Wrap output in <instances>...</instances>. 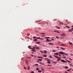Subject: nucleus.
Returning a JSON list of instances; mask_svg holds the SVG:
<instances>
[{"mask_svg":"<svg viewBox=\"0 0 73 73\" xmlns=\"http://www.w3.org/2000/svg\"><path fill=\"white\" fill-rule=\"evenodd\" d=\"M61 62H64V63H66L67 62L66 61H65V60H61Z\"/></svg>","mask_w":73,"mask_h":73,"instance_id":"obj_1","label":"nucleus"},{"mask_svg":"<svg viewBox=\"0 0 73 73\" xmlns=\"http://www.w3.org/2000/svg\"><path fill=\"white\" fill-rule=\"evenodd\" d=\"M59 54H64V52H62V51H60L59 52Z\"/></svg>","mask_w":73,"mask_h":73,"instance_id":"obj_2","label":"nucleus"},{"mask_svg":"<svg viewBox=\"0 0 73 73\" xmlns=\"http://www.w3.org/2000/svg\"><path fill=\"white\" fill-rule=\"evenodd\" d=\"M51 40L47 39L46 40V42H50V41H51Z\"/></svg>","mask_w":73,"mask_h":73,"instance_id":"obj_3","label":"nucleus"},{"mask_svg":"<svg viewBox=\"0 0 73 73\" xmlns=\"http://www.w3.org/2000/svg\"><path fill=\"white\" fill-rule=\"evenodd\" d=\"M61 36H62V37H64V36H65V34L64 33H63L61 35Z\"/></svg>","mask_w":73,"mask_h":73,"instance_id":"obj_4","label":"nucleus"},{"mask_svg":"<svg viewBox=\"0 0 73 73\" xmlns=\"http://www.w3.org/2000/svg\"><path fill=\"white\" fill-rule=\"evenodd\" d=\"M54 32H55L56 33H60V32L58 31H54Z\"/></svg>","mask_w":73,"mask_h":73,"instance_id":"obj_5","label":"nucleus"},{"mask_svg":"<svg viewBox=\"0 0 73 73\" xmlns=\"http://www.w3.org/2000/svg\"><path fill=\"white\" fill-rule=\"evenodd\" d=\"M60 60H61V58L59 57V58H58L57 61H60Z\"/></svg>","mask_w":73,"mask_h":73,"instance_id":"obj_6","label":"nucleus"},{"mask_svg":"<svg viewBox=\"0 0 73 73\" xmlns=\"http://www.w3.org/2000/svg\"><path fill=\"white\" fill-rule=\"evenodd\" d=\"M32 51H33V52H36V50L33 49V48H32Z\"/></svg>","mask_w":73,"mask_h":73,"instance_id":"obj_7","label":"nucleus"},{"mask_svg":"<svg viewBox=\"0 0 73 73\" xmlns=\"http://www.w3.org/2000/svg\"><path fill=\"white\" fill-rule=\"evenodd\" d=\"M70 32L73 31V30L72 29H69L68 30Z\"/></svg>","mask_w":73,"mask_h":73,"instance_id":"obj_8","label":"nucleus"},{"mask_svg":"<svg viewBox=\"0 0 73 73\" xmlns=\"http://www.w3.org/2000/svg\"><path fill=\"white\" fill-rule=\"evenodd\" d=\"M56 28H57L58 29H60V27L57 26H56Z\"/></svg>","mask_w":73,"mask_h":73,"instance_id":"obj_9","label":"nucleus"},{"mask_svg":"<svg viewBox=\"0 0 73 73\" xmlns=\"http://www.w3.org/2000/svg\"><path fill=\"white\" fill-rule=\"evenodd\" d=\"M38 58H41L42 59V57H41V56H38Z\"/></svg>","mask_w":73,"mask_h":73,"instance_id":"obj_10","label":"nucleus"},{"mask_svg":"<svg viewBox=\"0 0 73 73\" xmlns=\"http://www.w3.org/2000/svg\"><path fill=\"white\" fill-rule=\"evenodd\" d=\"M55 54H56V56H58L59 55L58 54L57 52L56 53H54Z\"/></svg>","mask_w":73,"mask_h":73,"instance_id":"obj_11","label":"nucleus"},{"mask_svg":"<svg viewBox=\"0 0 73 73\" xmlns=\"http://www.w3.org/2000/svg\"><path fill=\"white\" fill-rule=\"evenodd\" d=\"M49 45H53V44L52 43H49Z\"/></svg>","mask_w":73,"mask_h":73,"instance_id":"obj_12","label":"nucleus"},{"mask_svg":"<svg viewBox=\"0 0 73 73\" xmlns=\"http://www.w3.org/2000/svg\"><path fill=\"white\" fill-rule=\"evenodd\" d=\"M36 49H37V50H40V48H39V47H36Z\"/></svg>","mask_w":73,"mask_h":73,"instance_id":"obj_13","label":"nucleus"},{"mask_svg":"<svg viewBox=\"0 0 73 73\" xmlns=\"http://www.w3.org/2000/svg\"><path fill=\"white\" fill-rule=\"evenodd\" d=\"M36 44H40V42H36Z\"/></svg>","mask_w":73,"mask_h":73,"instance_id":"obj_14","label":"nucleus"},{"mask_svg":"<svg viewBox=\"0 0 73 73\" xmlns=\"http://www.w3.org/2000/svg\"><path fill=\"white\" fill-rule=\"evenodd\" d=\"M60 48H61V49H62V50H65V49L63 47H60Z\"/></svg>","mask_w":73,"mask_h":73,"instance_id":"obj_15","label":"nucleus"},{"mask_svg":"<svg viewBox=\"0 0 73 73\" xmlns=\"http://www.w3.org/2000/svg\"><path fill=\"white\" fill-rule=\"evenodd\" d=\"M54 56L55 57H56V58H59L58 56H55V55H54Z\"/></svg>","mask_w":73,"mask_h":73,"instance_id":"obj_16","label":"nucleus"},{"mask_svg":"<svg viewBox=\"0 0 73 73\" xmlns=\"http://www.w3.org/2000/svg\"><path fill=\"white\" fill-rule=\"evenodd\" d=\"M43 57H47V56L46 55H44L43 56Z\"/></svg>","mask_w":73,"mask_h":73,"instance_id":"obj_17","label":"nucleus"},{"mask_svg":"<svg viewBox=\"0 0 73 73\" xmlns=\"http://www.w3.org/2000/svg\"><path fill=\"white\" fill-rule=\"evenodd\" d=\"M60 24H61V25H63L64 23H63L61 22H60Z\"/></svg>","mask_w":73,"mask_h":73,"instance_id":"obj_18","label":"nucleus"},{"mask_svg":"<svg viewBox=\"0 0 73 73\" xmlns=\"http://www.w3.org/2000/svg\"><path fill=\"white\" fill-rule=\"evenodd\" d=\"M44 52L45 53H47V51L45 50L44 51Z\"/></svg>","mask_w":73,"mask_h":73,"instance_id":"obj_19","label":"nucleus"},{"mask_svg":"<svg viewBox=\"0 0 73 73\" xmlns=\"http://www.w3.org/2000/svg\"><path fill=\"white\" fill-rule=\"evenodd\" d=\"M61 45L62 46H65V45L64 44H61Z\"/></svg>","mask_w":73,"mask_h":73,"instance_id":"obj_20","label":"nucleus"},{"mask_svg":"<svg viewBox=\"0 0 73 73\" xmlns=\"http://www.w3.org/2000/svg\"><path fill=\"white\" fill-rule=\"evenodd\" d=\"M34 41H37V39H34Z\"/></svg>","mask_w":73,"mask_h":73,"instance_id":"obj_21","label":"nucleus"},{"mask_svg":"<svg viewBox=\"0 0 73 73\" xmlns=\"http://www.w3.org/2000/svg\"><path fill=\"white\" fill-rule=\"evenodd\" d=\"M40 64H41V65H45V64L42 63H41V62L40 63Z\"/></svg>","mask_w":73,"mask_h":73,"instance_id":"obj_22","label":"nucleus"},{"mask_svg":"<svg viewBox=\"0 0 73 73\" xmlns=\"http://www.w3.org/2000/svg\"><path fill=\"white\" fill-rule=\"evenodd\" d=\"M26 62L27 64H28V61L27 60H26Z\"/></svg>","mask_w":73,"mask_h":73,"instance_id":"obj_23","label":"nucleus"},{"mask_svg":"<svg viewBox=\"0 0 73 73\" xmlns=\"http://www.w3.org/2000/svg\"><path fill=\"white\" fill-rule=\"evenodd\" d=\"M38 60H39L40 61H42V60L40 59H38Z\"/></svg>","mask_w":73,"mask_h":73,"instance_id":"obj_24","label":"nucleus"},{"mask_svg":"<svg viewBox=\"0 0 73 73\" xmlns=\"http://www.w3.org/2000/svg\"><path fill=\"white\" fill-rule=\"evenodd\" d=\"M38 72H39V73H41V72L42 71L41 70H39L38 71Z\"/></svg>","mask_w":73,"mask_h":73,"instance_id":"obj_25","label":"nucleus"},{"mask_svg":"<svg viewBox=\"0 0 73 73\" xmlns=\"http://www.w3.org/2000/svg\"><path fill=\"white\" fill-rule=\"evenodd\" d=\"M36 38H37V39H40L41 38L40 37H38V38H37V37H36Z\"/></svg>","mask_w":73,"mask_h":73,"instance_id":"obj_26","label":"nucleus"},{"mask_svg":"<svg viewBox=\"0 0 73 73\" xmlns=\"http://www.w3.org/2000/svg\"><path fill=\"white\" fill-rule=\"evenodd\" d=\"M66 27L68 28H70V27H69L68 26H66Z\"/></svg>","mask_w":73,"mask_h":73,"instance_id":"obj_27","label":"nucleus"},{"mask_svg":"<svg viewBox=\"0 0 73 73\" xmlns=\"http://www.w3.org/2000/svg\"><path fill=\"white\" fill-rule=\"evenodd\" d=\"M69 43L70 44V45H72V44H72V43L70 42H69Z\"/></svg>","mask_w":73,"mask_h":73,"instance_id":"obj_28","label":"nucleus"},{"mask_svg":"<svg viewBox=\"0 0 73 73\" xmlns=\"http://www.w3.org/2000/svg\"><path fill=\"white\" fill-rule=\"evenodd\" d=\"M68 67L67 66L65 67V69H68Z\"/></svg>","mask_w":73,"mask_h":73,"instance_id":"obj_29","label":"nucleus"},{"mask_svg":"<svg viewBox=\"0 0 73 73\" xmlns=\"http://www.w3.org/2000/svg\"><path fill=\"white\" fill-rule=\"evenodd\" d=\"M47 62L48 64H50L51 63V62L49 61H48Z\"/></svg>","mask_w":73,"mask_h":73,"instance_id":"obj_30","label":"nucleus"},{"mask_svg":"<svg viewBox=\"0 0 73 73\" xmlns=\"http://www.w3.org/2000/svg\"><path fill=\"white\" fill-rule=\"evenodd\" d=\"M27 69H28V70H29V66L28 67H27Z\"/></svg>","mask_w":73,"mask_h":73,"instance_id":"obj_31","label":"nucleus"},{"mask_svg":"<svg viewBox=\"0 0 73 73\" xmlns=\"http://www.w3.org/2000/svg\"><path fill=\"white\" fill-rule=\"evenodd\" d=\"M52 52H56V50H53Z\"/></svg>","mask_w":73,"mask_h":73,"instance_id":"obj_32","label":"nucleus"},{"mask_svg":"<svg viewBox=\"0 0 73 73\" xmlns=\"http://www.w3.org/2000/svg\"><path fill=\"white\" fill-rule=\"evenodd\" d=\"M49 57L50 58H52V57L51 56H49Z\"/></svg>","mask_w":73,"mask_h":73,"instance_id":"obj_33","label":"nucleus"},{"mask_svg":"<svg viewBox=\"0 0 73 73\" xmlns=\"http://www.w3.org/2000/svg\"><path fill=\"white\" fill-rule=\"evenodd\" d=\"M36 70H39V68H37L36 69Z\"/></svg>","mask_w":73,"mask_h":73,"instance_id":"obj_34","label":"nucleus"},{"mask_svg":"<svg viewBox=\"0 0 73 73\" xmlns=\"http://www.w3.org/2000/svg\"><path fill=\"white\" fill-rule=\"evenodd\" d=\"M28 48H29L30 49H31V48H31V46H29Z\"/></svg>","mask_w":73,"mask_h":73,"instance_id":"obj_35","label":"nucleus"},{"mask_svg":"<svg viewBox=\"0 0 73 73\" xmlns=\"http://www.w3.org/2000/svg\"><path fill=\"white\" fill-rule=\"evenodd\" d=\"M47 66H52V65H48Z\"/></svg>","mask_w":73,"mask_h":73,"instance_id":"obj_36","label":"nucleus"},{"mask_svg":"<svg viewBox=\"0 0 73 73\" xmlns=\"http://www.w3.org/2000/svg\"><path fill=\"white\" fill-rule=\"evenodd\" d=\"M42 35H45V33H41Z\"/></svg>","mask_w":73,"mask_h":73,"instance_id":"obj_37","label":"nucleus"},{"mask_svg":"<svg viewBox=\"0 0 73 73\" xmlns=\"http://www.w3.org/2000/svg\"><path fill=\"white\" fill-rule=\"evenodd\" d=\"M40 52H41V53H43L44 52H43V51H40Z\"/></svg>","mask_w":73,"mask_h":73,"instance_id":"obj_38","label":"nucleus"},{"mask_svg":"<svg viewBox=\"0 0 73 73\" xmlns=\"http://www.w3.org/2000/svg\"><path fill=\"white\" fill-rule=\"evenodd\" d=\"M68 62H69V63H70V61H68V60L67 61Z\"/></svg>","mask_w":73,"mask_h":73,"instance_id":"obj_39","label":"nucleus"},{"mask_svg":"<svg viewBox=\"0 0 73 73\" xmlns=\"http://www.w3.org/2000/svg\"><path fill=\"white\" fill-rule=\"evenodd\" d=\"M41 70H42V71H44V70L43 68H42L41 69Z\"/></svg>","mask_w":73,"mask_h":73,"instance_id":"obj_40","label":"nucleus"},{"mask_svg":"<svg viewBox=\"0 0 73 73\" xmlns=\"http://www.w3.org/2000/svg\"><path fill=\"white\" fill-rule=\"evenodd\" d=\"M44 38H46V39H48V37H44Z\"/></svg>","mask_w":73,"mask_h":73,"instance_id":"obj_41","label":"nucleus"},{"mask_svg":"<svg viewBox=\"0 0 73 73\" xmlns=\"http://www.w3.org/2000/svg\"><path fill=\"white\" fill-rule=\"evenodd\" d=\"M27 35L28 36H29V33L27 34Z\"/></svg>","mask_w":73,"mask_h":73,"instance_id":"obj_42","label":"nucleus"},{"mask_svg":"<svg viewBox=\"0 0 73 73\" xmlns=\"http://www.w3.org/2000/svg\"><path fill=\"white\" fill-rule=\"evenodd\" d=\"M53 63H54V64H57V62H53Z\"/></svg>","mask_w":73,"mask_h":73,"instance_id":"obj_43","label":"nucleus"},{"mask_svg":"<svg viewBox=\"0 0 73 73\" xmlns=\"http://www.w3.org/2000/svg\"><path fill=\"white\" fill-rule=\"evenodd\" d=\"M35 65H36V66H38V64H36Z\"/></svg>","mask_w":73,"mask_h":73,"instance_id":"obj_44","label":"nucleus"},{"mask_svg":"<svg viewBox=\"0 0 73 73\" xmlns=\"http://www.w3.org/2000/svg\"><path fill=\"white\" fill-rule=\"evenodd\" d=\"M56 48H60V47H58L56 46Z\"/></svg>","mask_w":73,"mask_h":73,"instance_id":"obj_45","label":"nucleus"},{"mask_svg":"<svg viewBox=\"0 0 73 73\" xmlns=\"http://www.w3.org/2000/svg\"><path fill=\"white\" fill-rule=\"evenodd\" d=\"M70 70H67V71H70Z\"/></svg>","mask_w":73,"mask_h":73,"instance_id":"obj_46","label":"nucleus"},{"mask_svg":"<svg viewBox=\"0 0 73 73\" xmlns=\"http://www.w3.org/2000/svg\"><path fill=\"white\" fill-rule=\"evenodd\" d=\"M31 73H34V72H33V71H32L31 72Z\"/></svg>","mask_w":73,"mask_h":73,"instance_id":"obj_47","label":"nucleus"},{"mask_svg":"<svg viewBox=\"0 0 73 73\" xmlns=\"http://www.w3.org/2000/svg\"><path fill=\"white\" fill-rule=\"evenodd\" d=\"M31 56H32V57H33V54H31Z\"/></svg>","mask_w":73,"mask_h":73,"instance_id":"obj_48","label":"nucleus"},{"mask_svg":"<svg viewBox=\"0 0 73 73\" xmlns=\"http://www.w3.org/2000/svg\"><path fill=\"white\" fill-rule=\"evenodd\" d=\"M24 69H27V68H26L25 67H24Z\"/></svg>","mask_w":73,"mask_h":73,"instance_id":"obj_49","label":"nucleus"},{"mask_svg":"<svg viewBox=\"0 0 73 73\" xmlns=\"http://www.w3.org/2000/svg\"><path fill=\"white\" fill-rule=\"evenodd\" d=\"M56 38H59V37L57 36L56 37Z\"/></svg>","mask_w":73,"mask_h":73,"instance_id":"obj_50","label":"nucleus"},{"mask_svg":"<svg viewBox=\"0 0 73 73\" xmlns=\"http://www.w3.org/2000/svg\"><path fill=\"white\" fill-rule=\"evenodd\" d=\"M63 58H66V57L65 56H64V57H63Z\"/></svg>","mask_w":73,"mask_h":73,"instance_id":"obj_51","label":"nucleus"},{"mask_svg":"<svg viewBox=\"0 0 73 73\" xmlns=\"http://www.w3.org/2000/svg\"><path fill=\"white\" fill-rule=\"evenodd\" d=\"M40 40H43V39L42 38H40Z\"/></svg>","mask_w":73,"mask_h":73,"instance_id":"obj_52","label":"nucleus"},{"mask_svg":"<svg viewBox=\"0 0 73 73\" xmlns=\"http://www.w3.org/2000/svg\"><path fill=\"white\" fill-rule=\"evenodd\" d=\"M52 41H54V39H52Z\"/></svg>","mask_w":73,"mask_h":73,"instance_id":"obj_53","label":"nucleus"},{"mask_svg":"<svg viewBox=\"0 0 73 73\" xmlns=\"http://www.w3.org/2000/svg\"><path fill=\"white\" fill-rule=\"evenodd\" d=\"M70 66H73V65H72V64H70Z\"/></svg>","mask_w":73,"mask_h":73,"instance_id":"obj_54","label":"nucleus"},{"mask_svg":"<svg viewBox=\"0 0 73 73\" xmlns=\"http://www.w3.org/2000/svg\"><path fill=\"white\" fill-rule=\"evenodd\" d=\"M33 48H34V49H35L36 48V47H33Z\"/></svg>","mask_w":73,"mask_h":73,"instance_id":"obj_55","label":"nucleus"},{"mask_svg":"<svg viewBox=\"0 0 73 73\" xmlns=\"http://www.w3.org/2000/svg\"><path fill=\"white\" fill-rule=\"evenodd\" d=\"M65 73H68V72H67L66 71H65Z\"/></svg>","mask_w":73,"mask_h":73,"instance_id":"obj_56","label":"nucleus"},{"mask_svg":"<svg viewBox=\"0 0 73 73\" xmlns=\"http://www.w3.org/2000/svg\"><path fill=\"white\" fill-rule=\"evenodd\" d=\"M29 59H31V57H29Z\"/></svg>","mask_w":73,"mask_h":73,"instance_id":"obj_57","label":"nucleus"},{"mask_svg":"<svg viewBox=\"0 0 73 73\" xmlns=\"http://www.w3.org/2000/svg\"><path fill=\"white\" fill-rule=\"evenodd\" d=\"M47 38H50L49 37H47Z\"/></svg>","mask_w":73,"mask_h":73,"instance_id":"obj_58","label":"nucleus"},{"mask_svg":"<svg viewBox=\"0 0 73 73\" xmlns=\"http://www.w3.org/2000/svg\"><path fill=\"white\" fill-rule=\"evenodd\" d=\"M47 24V25H48V24H49V23H46Z\"/></svg>","mask_w":73,"mask_h":73,"instance_id":"obj_59","label":"nucleus"},{"mask_svg":"<svg viewBox=\"0 0 73 73\" xmlns=\"http://www.w3.org/2000/svg\"><path fill=\"white\" fill-rule=\"evenodd\" d=\"M37 62H39V61H37Z\"/></svg>","mask_w":73,"mask_h":73,"instance_id":"obj_60","label":"nucleus"},{"mask_svg":"<svg viewBox=\"0 0 73 73\" xmlns=\"http://www.w3.org/2000/svg\"><path fill=\"white\" fill-rule=\"evenodd\" d=\"M56 20H57V19H54V21H56Z\"/></svg>","mask_w":73,"mask_h":73,"instance_id":"obj_61","label":"nucleus"},{"mask_svg":"<svg viewBox=\"0 0 73 73\" xmlns=\"http://www.w3.org/2000/svg\"><path fill=\"white\" fill-rule=\"evenodd\" d=\"M65 60H66L67 61L68 60L67 59H65Z\"/></svg>","mask_w":73,"mask_h":73,"instance_id":"obj_62","label":"nucleus"},{"mask_svg":"<svg viewBox=\"0 0 73 73\" xmlns=\"http://www.w3.org/2000/svg\"><path fill=\"white\" fill-rule=\"evenodd\" d=\"M33 38H35V37H33Z\"/></svg>","mask_w":73,"mask_h":73,"instance_id":"obj_63","label":"nucleus"},{"mask_svg":"<svg viewBox=\"0 0 73 73\" xmlns=\"http://www.w3.org/2000/svg\"><path fill=\"white\" fill-rule=\"evenodd\" d=\"M72 30H73V28H72Z\"/></svg>","mask_w":73,"mask_h":73,"instance_id":"obj_64","label":"nucleus"}]
</instances>
